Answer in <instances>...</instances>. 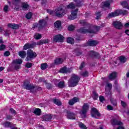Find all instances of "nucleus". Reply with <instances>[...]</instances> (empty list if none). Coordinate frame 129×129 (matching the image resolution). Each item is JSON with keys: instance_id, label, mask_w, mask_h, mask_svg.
I'll return each mask as SVG.
<instances>
[{"instance_id": "f257e3e1", "label": "nucleus", "mask_w": 129, "mask_h": 129, "mask_svg": "<svg viewBox=\"0 0 129 129\" xmlns=\"http://www.w3.org/2000/svg\"><path fill=\"white\" fill-rule=\"evenodd\" d=\"M47 12L50 15H52V16L55 15V16H56V17H58V18H62V17H64V16L66 15V13H67L66 11L63 10L61 7L57 8L55 11H53L51 10H47Z\"/></svg>"}, {"instance_id": "f03ea898", "label": "nucleus", "mask_w": 129, "mask_h": 129, "mask_svg": "<svg viewBox=\"0 0 129 129\" xmlns=\"http://www.w3.org/2000/svg\"><path fill=\"white\" fill-rule=\"evenodd\" d=\"M99 29H100L99 26H91L88 29H86L85 28H83L79 29L78 31L80 33H83L84 34L87 33H93V34H95Z\"/></svg>"}, {"instance_id": "7ed1b4c3", "label": "nucleus", "mask_w": 129, "mask_h": 129, "mask_svg": "<svg viewBox=\"0 0 129 129\" xmlns=\"http://www.w3.org/2000/svg\"><path fill=\"white\" fill-rule=\"evenodd\" d=\"M78 82H79V77L75 74H73L69 81L68 84L70 87H74V86H76L78 84Z\"/></svg>"}, {"instance_id": "20e7f679", "label": "nucleus", "mask_w": 129, "mask_h": 129, "mask_svg": "<svg viewBox=\"0 0 129 129\" xmlns=\"http://www.w3.org/2000/svg\"><path fill=\"white\" fill-rule=\"evenodd\" d=\"M128 13L127 11L125 10H117L114 11L113 12H112L108 14V17L109 18H114L115 17H117L119 16V15H123L124 16H125V15H127Z\"/></svg>"}, {"instance_id": "39448f33", "label": "nucleus", "mask_w": 129, "mask_h": 129, "mask_svg": "<svg viewBox=\"0 0 129 129\" xmlns=\"http://www.w3.org/2000/svg\"><path fill=\"white\" fill-rule=\"evenodd\" d=\"M37 57V53L33 51L32 49H29L27 51V56L26 58V61H31L33 58Z\"/></svg>"}, {"instance_id": "423d86ee", "label": "nucleus", "mask_w": 129, "mask_h": 129, "mask_svg": "<svg viewBox=\"0 0 129 129\" xmlns=\"http://www.w3.org/2000/svg\"><path fill=\"white\" fill-rule=\"evenodd\" d=\"M46 25V21L44 20H40L39 23H35L33 25V28L35 29V28H37L38 30H41L44 26Z\"/></svg>"}, {"instance_id": "0eeeda50", "label": "nucleus", "mask_w": 129, "mask_h": 129, "mask_svg": "<svg viewBox=\"0 0 129 129\" xmlns=\"http://www.w3.org/2000/svg\"><path fill=\"white\" fill-rule=\"evenodd\" d=\"M88 108H89V106H88V104H84L83 106L82 110L80 112L82 117L84 118L86 116V112H87V110H88Z\"/></svg>"}, {"instance_id": "6e6552de", "label": "nucleus", "mask_w": 129, "mask_h": 129, "mask_svg": "<svg viewBox=\"0 0 129 129\" xmlns=\"http://www.w3.org/2000/svg\"><path fill=\"white\" fill-rule=\"evenodd\" d=\"M111 123L113 125H117L118 127L117 129H124V127L122 126V122L120 121H117L115 119H113L111 120Z\"/></svg>"}, {"instance_id": "1a4fd4ad", "label": "nucleus", "mask_w": 129, "mask_h": 129, "mask_svg": "<svg viewBox=\"0 0 129 129\" xmlns=\"http://www.w3.org/2000/svg\"><path fill=\"white\" fill-rule=\"evenodd\" d=\"M111 88H112L111 84L109 83H107L105 87V94L107 96H110L111 95Z\"/></svg>"}, {"instance_id": "9d476101", "label": "nucleus", "mask_w": 129, "mask_h": 129, "mask_svg": "<svg viewBox=\"0 0 129 129\" xmlns=\"http://www.w3.org/2000/svg\"><path fill=\"white\" fill-rule=\"evenodd\" d=\"M91 114L92 117H94V118H98L100 116V114L95 108H92Z\"/></svg>"}, {"instance_id": "9b49d317", "label": "nucleus", "mask_w": 129, "mask_h": 129, "mask_svg": "<svg viewBox=\"0 0 129 129\" xmlns=\"http://www.w3.org/2000/svg\"><path fill=\"white\" fill-rule=\"evenodd\" d=\"M14 62L15 64H17L15 66V69L16 70H18V69H20L21 68V64L23 63V60L22 59H17L14 61Z\"/></svg>"}, {"instance_id": "f8f14e48", "label": "nucleus", "mask_w": 129, "mask_h": 129, "mask_svg": "<svg viewBox=\"0 0 129 129\" xmlns=\"http://www.w3.org/2000/svg\"><path fill=\"white\" fill-rule=\"evenodd\" d=\"M64 40V37L63 36L61 35H57L56 36H54L53 37V41L54 42H63V40Z\"/></svg>"}, {"instance_id": "ddd939ff", "label": "nucleus", "mask_w": 129, "mask_h": 129, "mask_svg": "<svg viewBox=\"0 0 129 129\" xmlns=\"http://www.w3.org/2000/svg\"><path fill=\"white\" fill-rule=\"evenodd\" d=\"M112 2V0H107L104 2H102L101 4L102 8H108V9H109L110 4H111Z\"/></svg>"}, {"instance_id": "4468645a", "label": "nucleus", "mask_w": 129, "mask_h": 129, "mask_svg": "<svg viewBox=\"0 0 129 129\" xmlns=\"http://www.w3.org/2000/svg\"><path fill=\"white\" fill-rule=\"evenodd\" d=\"M77 12H78V10L76 9L75 11H72L71 12V16H69V19L70 20H74L75 19H76V17H77Z\"/></svg>"}, {"instance_id": "2eb2a0df", "label": "nucleus", "mask_w": 129, "mask_h": 129, "mask_svg": "<svg viewBox=\"0 0 129 129\" xmlns=\"http://www.w3.org/2000/svg\"><path fill=\"white\" fill-rule=\"evenodd\" d=\"M113 25L116 29H121L122 28V24H121V23L119 21H114L113 22Z\"/></svg>"}, {"instance_id": "dca6fc26", "label": "nucleus", "mask_w": 129, "mask_h": 129, "mask_svg": "<svg viewBox=\"0 0 129 129\" xmlns=\"http://www.w3.org/2000/svg\"><path fill=\"white\" fill-rule=\"evenodd\" d=\"M61 25L62 23L60 21H56L54 24V28L57 30H61L62 29Z\"/></svg>"}, {"instance_id": "f3484780", "label": "nucleus", "mask_w": 129, "mask_h": 129, "mask_svg": "<svg viewBox=\"0 0 129 129\" xmlns=\"http://www.w3.org/2000/svg\"><path fill=\"white\" fill-rule=\"evenodd\" d=\"M72 71V69L69 68L67 69L66 67H64L60 70L59 72H60V73H70Z\"/></svg>"}, {"instance_id": "a211bd4d", "label": "nucleus", "mask_w": 129, "mask_h": 129, "mask_svg": "<svg viewBox=\"0 0 129 129\" xmlns=\"http://www.w3.org/2000/svg\"><path fill=\"white\" fill-rule=\"evenodd\" d=\"M67 117L69 119H75V115L70 111L67 112Z\"/></svg>"}, {"instance_id": "6ab92c4d", "label": "nucleus", "mask_w": 129, "mask_h": 129, "mask_svg": "<svg viewBox=\"0 0 129 129\" xmlns=\"http://www.w3.org/2000/svg\"><path fill=\"white\" fill-rule=\"evenodd\" d=\"M79 101V98L75 97L69 101V104L70 105H73L74 103H76V102H78Z\"/></svg>"}, {"instance_id": "aec40b11", "label": "nucleus", "mask_w": 129, "mask_h": 129, "mask_svg": "<svg viewBox=\"0 0 129 129\" xmlns=\"http://www.w3.org/2000/svg\"><path fill=\"white\" fill-rule=\"evenodd\" d=\"M97 44H98V42L95 40H90L88 42L89 46H95Z\"/></svg>"}, {"instance_id": "412c9836", "label": "nucleus", "mask_w": 129, "mask_h": 129, "mask_svg": "<svg viewBox=\"0 0 129 129\" xmlns=\"http://www.w3.org/2000/svg\"><path fill=\"white\" fill-rule=\"evenodd\" d=\"M8 26L9 28H11V29H19V26L18 25L15 24H8Z\"/></svg>"}, {"instance_id": "4be33fe9", "label": "nucleus", "mask_w": 129, "mask_h": 129, "mask_svg": "<svg viewBox=\"0 0 129 129\" xmlns=\"http://www.w3.org/2000/svg\"><path fill=\"white\" fill-rule=\"evenodd\" d=\"M116 75H117L116 72H114L112 73L109 76V79L110 80H112V79H114V78H115V77H116Z\"/></svg>"}, {"instance_id": "5701e85b", "label": "nucleus", "mask_w": 129, "mask_h": 129, "mask_svg": "<svg viewBox=\"0 0 129 129\" xmlns=\"http://www.w3.org/2000/svg\"><path fill=\"white\" fill-rule=\"evenodd\" d=\"M52 119V115L50 114H47L43 116V119L44 120H45V121H48V120H50V119Z\"/></svg>"}, {"instance_id": "b1692460", "label": "nucleus", "mask_w": 129, "mask_h": 129, "mask_svg": "<svg viewBox=\"0 0 129 129\" xmlns=\"http://www.w3.org/2000/svg\"><path fill=\"white\" fill-rule=\"evenodd\" d=\"M49 40L48 39L41 40L37 42V45H42V44H47L49 43Z\"/></svg>"}, {"instance_id": "393cba45", "label": "nucleus", "mask_w": 129, "mask_h": 129, "mask_svg": "<svg viewBox=\"0 0 129 129\" xmlns=\"http://www.w3.org/2000/svg\"><path fill=\"white\" fill-rule=\"evenodd\" d=\"M90 56H94L95 57H96V58H99V57H100L98 53L95 52L94 51H90Z\"/></svg>"}, {"instance_id": "a878e982", "label": "nucleus", "mask_w": 129, "mask_h": 129, "mask_svg": "<svg viewBox=\"0 0 129 129\" xmlns=\"http://www.w3.org/2000/svg\"><path fill=\"white\" fill-rule=\"evenodd\" d=\"M33 47H34V46H33V45L29 44V43H27L24 46L23 49L24 50H28V49H31V48H33Z\"/></svg>"}, {"instance_id": "bb28decb", "label": "nucleus", "mask_w": 129, "mask_h": 129, "mask_svg": "<svg viewBox=\"0 0 129 129\" xmlns=\"http://www.w3.org/2000/svg\"><path fill=\"white\" fill-rule=\"evenodd\" d=\"M54 63L56 65H59V64H62V63H63V59H62V58H56L54 60Z\"/></svg>"}, {"instance_id": "cd10ccee", "label": "nucleus", "mask_w": 129, "mask_h": 129, "mask_svg": "<svg viewBox=\"0 0 129 129\" xmlns=\"http://www.w3.org/2000/svg\"><path fill=\"white\" fill-rule=\"evenodd\" d=\"M19 55L20 57H21V58H25V57H26V51H25L24 50L20 51L19 52Z\"/></svg>"}, {"instance_id": "c85d7f7f", "label": "nucleus", "mask_w": 129, "mask_h": 129, "mask_svg": "<svg viewBox=\"0 0 129 129\" xmlns=\"http://www.w3.org/2000/svg\"><path fill=\"white\" fill-rule=\"evenodd\" d=\"M3 125L4 126H5V127H12V126H13V124L10 122H6L3 123Z\"/></svg>"}, {"instance_id": "c756f323", "label": "nucleus", "mask_w": 129, "mask_h": 129, "mask_svg": "<svg viewBox=\"0 0 129 129\" xmlns=\"http://www.w3.org/2000/svg\"><path fill=\"white\" fill-rule=\"evenodd\" d=\"M121 5L123 8H124L125 9H128V4L125 1L121 2Z\"/></svg>"}, {"instance_id": "7c9ffc66", "label": "nucleus", "mask_w": 129, "mask_h": 129, "mask_svg": "<svg viewBox=\"0 0 129 129\" xmlns=\"http://www.w3.org/2000/svg\"><path fill=\"white\" fill-rule=\"evenodd\" d=\"M40 38H42V35L40 33H36L34 35V38L36 40L40 39Z\"/></svg>"}, {"instance_id": "2f4dec72", "label": "nucleus", "mask_w": 129, "mask_h": 129, "mask_svg": "<svg viewBox=\"0 0 129 129\" xmlns=\"http://www.w3.org/2000/svg\"><path fill=\"white\" fill-rule=\"evenodd\" d=\"M22 7L23 10H28L29 9V4L27 3H22Z\"/></svg>"}, {"instance_id": "473e14b6", "label": "nucleus", "mask_w": 129, "mask_h": 129, "mask_svg": "<svg viewBox=\"0 0 129 129\" xmlns=\"http://www.w3.org/2000/svg\"><path fill=\"white\" fill-rule=\"evenodd\" d=\"M67 41L69 44H74V39L73 38L68 37Z\"/></svg>"}, {"instance_id": "72a5a7b5", "label": "nucleus", "mask_w": 129, "mask_h": 129, "mask_svg": "<svg viewBox=\"0 0 129 129\" xmlns=\"http://www.w3.org/2000/svg\"><path fill=\"white\" fill-rule=\"evenodd\" d=\"M67 9H72L73 10V9H75V5L73 3H71L69 5L67 6Z\"/></svg>"}, {"instance_id": "f704fd0d", "label": "nucleus", "mask_w": 129, "mask_h": 129, "mask_svg": "<svg viewBox=\"0 0 129 129\" xmlns=\"http://www.w3.org/2000/svg\"><path fill=\"white\" fill-rule=\"evenodd\" d=\"M53 102L55 103V104H56V105H61V104H62L60 100L56 99H53Z\"/></svg>"}, {"instance_id": "c9c22d12", "label": "nucleus", "mask_w": 129, "mask_h": 129, "mask_svg": "<svg viewBox=\"0 0 129 129\" xmlns=\"http://www.w3.org/2000/svg\"><path fill=\"white\" fill-rule=\"evenodd\" d=\"M119 60L121 63H124L125 61H126V58L124 57V56H120L119 58Z\"/></svg>"}, {"instance_id": "e433bc0d", "label": "nucleus", "mask_w": 129, "mask_h": 129, "mask_svg": "<svg viewBox=\"0 0 129 129\" xmlns=\"http://www.w3.org/2000/svg\"><path fill=\"white\" fill-rule=\"evenodd\" d=\"M79 127H80V128L87 129V127H86V126H85V125H84V124H83L82 122H79Z\"/></svg>"}, {"instance_id": "4c0bfd02", "label": "nucleus", "mask_w": 129, "mask_h": 129, "mask_svg": "<svg viewBox=\"0 0 129 129\" xmlns=\"http://www.w3.org/2000/svg\"><path fill=\"white\" fill-rule=\"evenodd\" d=\"M34 113L35 114H37V115H40L41 113V110L39 108H36L34 110Z\"/></svg>"}, {"instance_id": "58836bf2", "label": "nucleus", "mask_w": 129, "mask_h": 129, "mask_svg": "<svg viewBox=\"0 0 129 129\" xmlns=\"http://www.w3.org/2000/svg\"><path fill=\"white\" fill-rule=\"evenodd\" d=\"M10 8L9 7V6L5 5L4 7L3 11L5 12V13H8L9 12Z\"/></svg>"}, {"instance_id": "ea45409f", "label": "nucleus", "mask_w": 129, "mask_h": 129, "mask_svg": "<svg viewBox=\"0 0 129 129\" xmlns=\"http://www.w3.org/2000/svg\"><path fill=\"white\" fill-rule=\"evenodd\" d=\"M35 87L31 86V85H27L26 86V89H28L29 90H32L33 89H35Z\"/></svg>"}, {"instance_id": "a19ab883", "label": "nucleus", "mask_w": 129, "mask_h": 129, "mask_svg": "<svg viewBox=\"0 0 129 129\" xmlns=\"http://www.w3.org/2000/svg\"><path fill=\"white\" fill-rule=\"evenodd\" d=\"M48 68V66L47 65V63H43L41 64V69L42 70H45V69H47Z\"/></svg>"}, {"instance_id": "79ce46f5", "label": "nucleus", "mask_w": 129, "mask_h": 129, "mask_svg": "<svg viewBox=\"0 0 129 129\" xmlns=\"http://www.w3.org/2000/svg\"><path fill=\"white\" fill-rule=\"evenodd\" d=\"M75 29V26H74V25H70L68 27V30L69 31H73V30H74Z\"/></svg>"}, {"instance_id": "37998d69", "label": "nucleus", "mask_w": 129, "mask_h": 129, "mask_svg": "<svg viewBox=\"0 0 129 129\" xmlns=\"http://www.w3.org/2000/svg\"><path fill=\"white\" fill-rule=\"evenodd\" d=\"M58 87H60V88H63L64 86H65V85L64 84V82H60L58 83Z\"/></svg>"}, {"instance_id": "c03bdc74", "label": "nucleus", "mask_w": 129, "mask_h": 129, "mask_svg": "<svg viewBox=\"0 0 129 129\" xmlns=\"http://www.w3.org/2000/svg\"><path fill=\"white\" fill-rule=\"evenodd\" d=\"M93 98L95 100L98 98V95H97V94L95 92H93Z\"/></svg>"}, {"instance_id": "a18cd8bd", "label": "nucleus", "mask_w": 129, "mask_h": 129, "mask_svg": "<svg viewBox=\"0 0 129 129\" xmlns=\"http://www.w3.org/2000/svg\"><path fill=\"white\" fill-rule=\"evenodd\" d=\"M83 5V1H78L77 3V7H81Z\"/></svg>"}, {"instance_id": "49530a36", "label": "nucleus", "mask_w": 129, "mask_h": 129, "mask_svg": "<svg viewBox=\"0 0 129 129\" xmlns=\"http://www.w3.org/2000/svg\"><path fill=\"white\" fill-rule=\"evenodd\" d=\"M80 24H81V25H82V26H86L87 25V23L86 21H85V20H81L79 22Z\"/></svg>"}, {"instance_id": "de8ad7c7", "label": "nucleus", "mask_w": 129, "mask_h": 129, "mask_svg": "<svg viewBox=\"0 0 129 129\" xmlns=\"http://www.w3.org/2000/svg\"><path fill=\"white\" fill-rule=\"evenodd\" d=\"M111 103H112L113 105H116V100L114 99H111Z\"/></svg>"}, {"instance_id": "09e8293b", "label": "nucleus", "mask_w": 129, "mask_h": 129, "mask_svg": "<svg viewBox=\"0 0 129 129\" xmlns=\"http://www.w3.org/2000/svg\"><path fill=\"white\" fill-rule=\"evenodd\" d=\"M26 18L28 20L31 19L32 18V13H29L26 15Z\"/></svg>"}, {"instance_id": "8fccbe9b", "label": "nucleus", "mask_w": 129, "mask_h": 129, "mask_svg": "<svg viewBox=\"0 0 129 129\" xmlns=\"http://www.w3.org/2000/svg\"><path fill=\"white\" fill-rule=\"evenodd\" d=\"M82 75L84 77H87L88 76V73L87 72H84L82 74Z\"/></svg>"}, {"instance_id": "3c124183", "label": "nucleus", "mask_w": 129, "mask_h": 129, "mask_svg": "<svg viewBox=\"0 0 129 129\" xmlns=\"http://www.w3.org/2000/svg\"><path fill=\"white\" fill-rule=\"evenodd\" d=\"M6 49V45H1L0 46V51H3V50H5Z\"/></svg>"}, {"instance_id": "603ef678", "label": "nucleus", "mask_w": 129, "mask_h": 129, "mask_svg": "<svg viewBox=\"0 0 129 129\" xmlns=\"http://www.w3.org/2000/svg\"><path fill=\"white\" fill-rule=\"evenodd\" d=\"M25 66L27 68H31L32 67V63H27Z\"/></svg>"}, {"instance_id": "864d4df0", "label": "nucleus", "mask_w": 129, "mask_h": 129, "mask_svg": "<svg viewBox=\"0 0 129 129\" xmlns=\"http://www.w3.org/2000/svg\"><path fill=\"white\" fill-rule=\"evenodd\" d=\"M10 51H6L5 53H4V55L6 56V57H8V56H10Z\"/></svg>"}, {"instance_id": "5fc2aeb1", "label": "nucleus", "mask_w": 129, "mask_h": 129, "mask_svg": "<svg viewBox=\"0 0 129 129\" xmlns=\"http://www.w3.org/2000/svg\"><path fill=\"white\" fill-rule=\"evenodd\" d=\"M96 16L97 17H96L97 20H98V19L100 18V16H101L100 12H97V13H96Z\"/></svg>"}, {"instance_id": "6e6d98bb", "label": "nucleus", "mask_w": 129, "mask_h": 129, "mask_svg": "<svg viewBox=\"0 0 129 129\" xmlns=\"http://www.w3.org/2000/svg\"><path fill=\"white\" fill-rule=\"evenodd\" d=\"M107 108L108 110H112L113 109V108L110 105H108Z\"/></svg>"}, {"instance_id": "4d7b16f0", "label": "nucleus", "mask_w": 129, "mask_h": 129, "mask_svg": "<svg viewBox=\"0 0 129 129\" xmlns=\"http://www.w3.org/2000/svg\"><path fill=\"white\" fill-rule=\"evenodd\" d=\"M99 100H100V102H102V101H103V100H104V97H103V96H100L99 97Z\"/></svg>"}, {"instance_id": "13d9d810", "label": "nucleus", "mask_w": 129, "mask_h": 129, "mask_svg": "<svg viewBox=\"0 0 129 129\" xmlns=\"http://www.w3.org/2000/svg\"><path fill=\"white\" fill-rule=\"evenodd\" d=\"M124 28L125 29H129V23H127L124 24Z\"/></svg>"}, {"instance_id": "bf43d9fd", "label": "nucleus", "mask_w": 129, "mask_h": 129, "mask_svg": "<svg viewBox=\"0 0 129 129\" xmlns=\"http://www.w3.org/2000/svg\"><path fill=\"white\" fill-rule=\"evenodd\" d=\"M10 112H11V113H14V114H16V111L13 108L10 109Z\"/></svg>"}, {"instance_id": "052dcab7", "label": "nucleus", "mask_w": 129, "mask_h": 129, "mask_svg": "<svg viewBox=\"0 0 129 129\" xmlns=\"http://www.w3.org/2000/svg\"><path fill=\"white\" fill-rule=\"evenodd\" d=\"M19 2H20V0H13L12 4L13 5H16V4Z\"/></svg>"}, {"instance_id": "680f3d73", "label": "nucleus", "mask_w": 129, "mask_h": 129, "mask_svg": "<svg viewBox=\"0 0 129 129\" xmlns=\"http://www.w3.org/2000/svg\"><path fill=\"white\" fill-rule=\"evenodd\" d=\"M121 104L122 106H123V107H125V106L126 105V104L125 103V102H124L122 101L121 102Z\"/></svg>"}, {"instance_id": "e2e57ef3", "label": "nucleus", "mask_w": 129, "mask_h": 129, "mask_svg": "<svg viewBox=\"0 0 129 129\" xmlns=\"http://www.w3.org/2000/svg\"><path fill=\"white\" fill-rule=\"evenodd\" d=\"M46 87L48 89H50L51 88V84H46Z\"/></svg>"}, {"instance_id": "0e129e2a", "label": "nucleus", "mask_w": 129, "mask_h": 129, "mask_svg": "<svg viewBox=\"0 0 129 129\" xmlns=\"http://www.w3.org/2000/svg\"><path fill=\"white\" fill-rule=\"evenodd\" d=\"M84 67V62H82L80 67V69L81 70Z\"/></svg>"}, {"instance_id": "69168bd1", "label": "nucleus", "mask_w": 129, "mask_h": 129, "mask_svg": "<svg viewBox=\"0 0 129 129\" xmlns=\"http://www.w3.org/2000/svg\"><path fill=\"white\" fill-rule=\"evenodd\" d=\"M125 33L126 34V35H127L128 36H129V30L126 29L125 30Z\"/></svg>"}, {"instance_id": "338daca9", "label": "nucleus", "mask_w": 129, "mask_h": 129, "mask_svg": "<svg viewBox=\"0 0 129 129\" xmlns=\"http://www.w3.org/2000/svg\"><path fill=\"white\" fill-rule=\"evenodd\" d=\"M4 69H5V68L0 67V72H2V71H3V70H4Z\"/></svg>"}, {"instance_id": "774afa93", "label": "nucleus", "mask_w": 129, "mask_h": 129, "mask_svg": "<svg viewBox=\"0 0 129 129\" xmlns=\"http://www.w3.org/2000/svg\"><path fill=\"white\" fill-rule=\"evenodd\" d=\"M0 44H4V41H3V39H0Z\"/></svg>"}]
</instances>
